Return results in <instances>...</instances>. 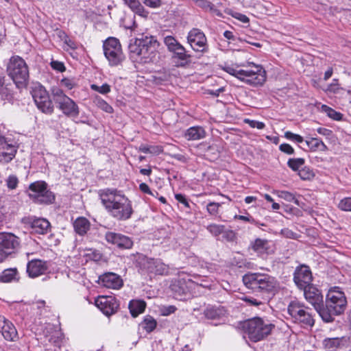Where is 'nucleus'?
<instances>
[{
  "mask_svg": "<svg viewBox=\"0 0 351 351\" xmlns=\"http://www.w3.org/2000/svg\"><path fill=\"white\" fill-rule=\"evenodd\" d=\"M103 206L114 219L125 221L130 219L133 208L131 201L117 189H106L99 193Z\"/></svg>",
  "mask_w": 351,
  "mask_h": 351,
  "instance_id": "f257e3e1",
  "label": "nucleus"
},
{
  "mask_svg": "<svg viewBox=\"0 0 351 351\" xmlns=\"http://www.w3.org/2000/svg\"><path fill=\"white\" fill-rule=\"evenodd\" d=\"M347 300L345 293L338 287L330 289L326 297L325 305L322 303L319 315L325 322H332L335 316L341 315L346 310Z\"/></svg>",
  "mask_w": 351,
  "mask_h": 351,
  "instance_id": "f03ea898",
  "label": "nucleus"
},
{
  "mask_svg": "<svg viewBox=\"0 0 351 351\" xmlns=\"http://www.w3.org/2000/svg\"><path fill=\"white\" fill-rule=\"evenodd\" d=\"M159 43L153 36L142 35L129 45V50L141 58L145 62H153L158 55Z\"/></svg>",
  "mask_w": 351,
  "mask_h": 351,
  "instance_id": "7ed1b4c3",
  "label": "nucleus"
},
{
  "mask_svg": "<svg viewBox=\"0 0 351 351\" xmlns=\"http://www.w3.org/2000/svg\"><path fill=\"white\" fill-rule=\"evenodd\" d=\"M242 327L248 338L257 342L269 335L275 326L267 319L256 317L244 322Z\"/></svg>",
  "mask_w": 351,
  "mask_h": 351,
  "instance_id": "20e7f679",
  "label": "nucleus"
},
{
  "mask_svg": "<svg viewBox=\"0 0 351 351\" xmlns=\"http://www.w3.org/2000/svg\"><path fill=\"white\" fill-rule=\"evenodd\" d=\"M245 286L255 291L269 293L276 289V278L265 273H251L245 274L242 278Z\"/></svg>",
  "mask_w": 351,
  "mask_h": 351,
  "instance_id": "39448f33",
  "label": "nucleus"
},
{
  "mask_svg": "<svg viewBox=\"0 0 351 351\" xmlns=\"http://www.w3.org/2000/svg\"><path fill=\"white\" fill-rule=\"evenodd\" d=\"M7 72L18 88L26 86L29 80V69L21 57L14 56L10 58L7 66Z\"/></svg>",
  "mask_w": 351,
  "mask_h": 351,
  "instance_id": "423d86ee",
  "label": "nucleus"
},
{
  "mask_svg": "<svg viewBox=\"0 0 351 351\" xmlns=\"http://www.w3.org/2000/svg\"><path fill=\"white\" fill-rule=\"evenodd\" d=\"M288 313L295 323L302 327L313 326L315 323L312 311L304 304L292 301L287 308Z\"/></svg>",
  "mask_w": 351,
  "mask_h": 351,
  "instance_id": "0eeeda50",
  "label": "nucleus"
},
{
  "mask_svg": "<svg viewBox=\"0 0 351 351\" xmlns=\"http://www.w3.org/2000/svg\"><path fill=\"white\" fill-rule=\"evenodd\" d=\"M244 69H240V80L247 84L257 86H261L266 80V72L259 64L247 62L243 65Z\"/></svg>",
  "mask_w": 351,
  "mask_h": 351,
  "instance_id": "6e6552de",
  "label": "nucleus"
},
{
  "mask_svg": "<svg viewBox=\"0 0 351 351\" xmlns=\"http://www.w3.org/2000/svg\"><path fill=\"white\" fill-rule=\"evenodd\" d=\"M47 187L48 185L45 181L39 180L32 182L29 186V190L32 192L29 194V198L38 204H53L56 196Z\"/></svg>",
  "mask_w": 351,
  "mask_h": 351,
  "instance_id": "1a4fd4ad",
  "label": "nucleus"
},
{
  "mask_svg": "<svg viewBox=\"0 0 351 351\" xmlns=\"http://www.w3.org/2000/svg\"><path fill=\"white\" fill-rule=\"evenodd\" d=\"M104 53L111 66L120 64L125 56L119 40L114 37L107 38L103 44Z\"/></svg>",
  "mask_w": 351,
  "mask_h": 351,
  "instance_id": "9d476101",
  "label": "nucleus"
},
{
  "mask_svg": "<svg viewBox=\"0 0 351 351\" xmlns=\"http://www.w3.org/2000/svg\"><path fill=\"white\" fill-rule=\"evenodd\" d=\"M20 246V239L14 234L0 232V263L16 253Z\"/></svg>",
  "mask_w": 351,
  "mask_h": 351,
  "instance_id": "9b49d317",
  "label": "nucleus"
},
{
  "mask_svg": "<svg viewBox=\"0 0 351 351\" xmlns=\"http://www.w3.org/2000/svg\"><path fill=\"white\" fill-rule=\"evenodd\" d=\"M32 95L37 108L43 112L51 114L53 111V106L49 94L45 88L38 84L35 86L32 90Z\"/></svg>",
  "mask_w": 351,
  "mask_h": 351,
  "instance_id": "f8f14e48",
  "label": "nucleus"
},
{
  "mask_svg": "<svg viewBox=\"0 0 351 351\" xmlns=\"http://www.w3.org/2000/svg\"><path fill=\"white\" fill-rule=\"evenodd\" d=\"M187 43L196 52L206 53L208 50L207 39L204 33L198 28H193L187 35Z\"/></svg>",
  "mask_w": 351,
  "mask_h": 351,
  "instance_id": "ddd939ff",
  "label": "nucleus"
},
{
  "mask_svg": "<svg viewBox=\"0 0 351 351\" xmlns=\"http://www.w3.org/2000/svg\"><path fill=\"white\" fill-rule=\"evenodd\" d=\"M313 275L310 267L306 265L298 266L293 273V282L300 289H306L312 285Z\"/></svg>",
  "mask_w": 351,
  "mask_h": 351,
  "instance_id": "4468645a",
  "label": "nucleus"
},
{
  "mask_svg": "<svg viewBox=\"0 0 351 351\" xmlns=\"http://www.w3.org/2000/svg\"><path fill=\"white\" fill-rule=\"evenodd\" d=\"M141 269L147 274L164 275L168 273L169 267L160 259L144 258L141 262Z\"/></svg>",
  "mask_w": 351,
  "mask_h": 351,
  "instance_id": "2eb2a0df",
  "label": "nucleus"
},
{
  "mask_svg": "<svg viewBox=\"0 0 351 351\" xmlns=\"http://www.w3.org/2000/svg\"><path fill=\"white\" fill-rule=\"evenodd\" d=\"M95 304L107 316L115 313L119 306L115 298L108 295L98 296L95 300Z\"/></svg>",
  "mask_w": 351,
  "mask_h": 351,
  "instance_id": "dca6fc26",
  "label": "nucleus"
},
{
  "mask_svg": "<svg viewBox=\"0 0 351 351\" xmlns=\"http://www.w3.org/2000/svg\"><path fill=\"white\" fill-rule=\"evenodd\" d=\"M302 290L304 291L305 299L314 306L315 309L319 314L323 303V295L321 291L313 285Z\"/></svg>",
  "mask_w": 351,
  "mask_h": 351,
  "instance_id": "f3484780",
  "label": "nucleus"
},
{
  "mask_svg": "<svg viewBox=\"0 0 351 351\" xmlns=\"http://www.w3.org/2000/svg\"><path fill=\"white\" fill-rule=\"evenodd\" d=\"M99 283L106 288L119 289L123 285V280L118 274L112 272H108L99 277Z\"/></svg>",
  "mask_w": 351,
  "mask_h": 351,
  "instance_id": "a211bd4d",
  "label": "nucleus"
},
{
  "mask_svg": "<svg viewBox=\"0 0 351 351\" xmlns=\"http://www.w3.org/2000/svg\"><path fill=\"white\" fill-rule=\"evenodd\" d=\"M106 239L108 243L121 249H130L133 245V241L129 237L118 233L108 232L106 234Z\"/></svg>",
  "mask_w": 351,
  "mask_h": 351,
  "instance_id": "6ab92c4d",
  "label": "nucleus"
},
{
  "mask_svg": "<svg viewBox=\"0 0 351 351\" xmlns=\"http://www.w3.org/2000/svg\"><path fill=\"white\" fill-rule=\"evenodd\" d=\"M27 223L32 232L39 234H47L51 230L49 221L45 218L29 217Z\"/></svg>",
  "mask_w": 351,
  "mask_h": 351,
  "instance_id": "aec40b11",
  "label": "nucleus"
},
{
  "mask_svg": "<svg viewBox=\"0 0 351 351\" xmlns=\"http://www.w3.org/2000/svg\"><path fill=\"white\" fill-rule=\"evenodd\" d=\"M59 109L67 117H77L80 110L77 104L69 97H63L58 104Z\"/></svg>",
  "mask_w": 351,
  "mask_h": 351,
  "instance_id": "412c9836",
  "label": "nucleus"
},
{
  "mask_svg": "<svg viewBox=\"0 0 351 351\" xmlns=\"http://www.w3.org/2000/svg\"><path fill=\"white\" fill-rule=\"evenodd\" d=\"M193 283V281L191 279H189L187 282L183 279H179L171 285V289L174 293L176 298L183 300L189 292L190 285Z\"/></svg>",
  "mask_w": 351,
  "mask_h": 351,
  "instance_id": "4be33fe9",
  "label": "nucleus"
},
{
  "mask_svg": "<svg viewBox=\"0 0 351 351\" xmlns=\"http://www.w3.org/2000/svg\"><path fill=\"white\" fill-rule=\"evenodd\" d=\"M47 269V263L40 259L32 260L27 265V272L31 278H36L43 275Z\"/></svg>",
  "mask_w": 351,
  "mask_h": 351,
  "instance_id": "5701e85b",
  "label": "nucleus"
},
{
  "mask_svg": "<svg viewBox=\"0 0 351 351\" xmlns=\"http://www.w3.org/2000/svg\"><path fill=\"white\" fill-rule=\"evenodd\" d=\"M3 322L1 326L2 335L4 339L10 341H16L19 339L17 330L14 324L4 317H0V322Z\"/></svg>",
  "mask_w": 351,
  "mask_h": 351,
  "instance_id": "b1692460",
  "label": "nucleus"
},
{
  "mask_svg": "<svg viewBox=\"0 0 351 351\" xmlns=\"http://www.w3.org/2000/svg\"><path fill=\"white\" fill-rule=\"evenodd\" d=\"M173 58L176 66L185 67L191 62V56L186 53V49L182 46L180 49L173 52Z\"/></svg>",
  "mask_w": 351,
  "mask_h": 351,
  "instance_id": "393cba45",
  "label": "nucleus"
},
{
  "mask_svg": "<svg viewBox=\"0 0 351 351\" xmlns=\"http://www.w3.org/2000/svg\"><path fill=\"white\" fill-rule=\"evenodd\" d=\"M204 316L208 319H219L226 315V310L221 306H208L204 311Z\"/></svg>",
  "mask_w": 351,
  "mask_h": 351,
  "instance_id": "a878e982",
  "label": "nucleus"
},
{
  "mask_svg": "<svg viewBox=\"0 0 351 351\" xmlns=\"http://www.w3.org/2000/svg\"><path fill=\"white\" fill-rule=\"evenodd\" d=\"M206 132L202 126H193L188 128L184 134V138L188 141H197L204 138Z\"/></svg>",
  "mask_w": 351,
  "mask_h": 351,
  "instance_id": "bb28decb",
  "label": "nucleus"
},
{
  "mask_svg": "<svg viewBox=\"0 0 351 351\" xmlns=\"http://www.w3.org/2000/svg\"><path fill=\"white\" fill-rule=\"evenodd\" d=\"M90 223L89 221L83 217H77L73 222V228L77 234L83 236L87 233L90 229Z\"/></svg>",
  "mask_w": 351,
  "mask_h": 351,
  "instance_id": "cd10ccee",
  "label": "nucleus"
},
{
  "mask_svg": "<svg viewBox=\"0 0 351 351\" xmlns=\"http://www.w3.org/2000/svg\"><path fill=\"white\" fill-rule=\"evenodd\" d=\"M250 246L258 254L269 253V241L267 239L258 238L251 243Z\"/></svg>",
  "mask_w": 351,
  "mask_h": 351,
  "instance_id": "c85d7f7f",
  "label": "nucleus"
},
{
  "mask_svg": "<svg viewBox=\"0 0 351 351\" xmlns=\"http://www.w3.org/2000/svg\"><path fill=\"white\" fill-rule=\"evenodd\" d=\"M146 307V303L143 300H133L129 303V309L132 317H136L142 313Z\"/></svg>",
  "mask_w": 351,
  "mask_h": 351,
  "instance_id": "c756f323",
  "label": "nucleus"
},
{
  "mask_svg": "<svg viewBox=\"0 0 351 351\" xmlns=\"http://www.w3.org/2000/svg\"><path fill=\"white\" fill-rule=\"evenodd\" d=\"M343 338H326L323 341V346L328 351H335L343 345Z\"/></svg>",
  "mask_w": 351,
  "mask_h": 351,
  "instance_id": "7c9ffc66",
  "label": "nucleus"
},
{
  "mask_svg": "<svg viewBox=\"0 0 351 351\" xmlns=\"http://www.w3.org/2000/svg\"><path fill=\"white\" fill-rule=\"evenodd\" d=\"M305 142L311 151L315 152L319 150L321 152H325L328 149L327 146L318 138H309L306 139Z\"/></svg>",
  "mask_w": 351,
  "mask_h": 351,
  "instance_id": "2f4dec72",
  "label": "nucleus"
},
{
  "mask_svg": "<svg viewBox=\"0 0 351 351\" xmlns=\"http://www.w3.org/2000/svg\"><path fill=\"white\" fill-rule=\"evenodd\" d=\"M125 3L130 8V9L136 14L146 16L147 12L145 10L143 6L138 0H123Z\"/></svg>",
  "mask_w": 351,
  "mask_h": 351,
  "instance_id": "473e14b6",
  "label": "nucleus"
},
{
  "mask_svg": "<svg viewBox=\"0 0 351 351\" xmlns=\"http://www.w3.org/2000/svg\"><path fill=\"white\" fill-rule=\"evenodd\" d=\"M192 1H194L197 4V5L199 6V8H201L204 10H209L210 12H211L212 13H213L217 16H221V13L220 12V11L218 9H217L215 8V6L210 1H208L207 0H192Z\"/></svg>",
  "mask_w": 351,
  "mask_h": 351,
  "instance_id": "72a5a7b5",
  "label": "nucleus"
},
{
  "mask_svg": "<svg viewBox=\"0 0 351 351\" xmlns=\"http://www.w3.org/2000/svg\"><path fill=\"white\" fill-rule=\"evenodd\" d=\"M164 43L167 46L168 50L171 52L177 51L182 46L175 37L172 36H167L164 38Z\"/></svg>",
  "mask_w": 351,
  "mask_h": 351,
  "instance_id": "f704fd0d",
  "label": "nucleus"
},
{
  "mask_svg": "<svg viewBox=\"0 0 351 351\" xmlns=\"http://www.w3.org/2000/svg\"><path fill=\"white\" fill-rule=\"evenodd\" d=\"M275 193L278 195V197L283 199L289 202H293L296 205L299 206V201L295 197V194L287 191H275Z\"/></svg>",
  "mask_w": 351,
  "mask_h": 351,
  "instance_id": "c9c22d12",
  "label": "nucleus"
},
{
  "mask_svg": "<svg viewBox=\"0 0 351 351\" xmlns=\"http://www.w3.org/2000/svg\"><path fill=\"white\" fill-rule=\"evenodd\" d=\"M156 321L151 316L147 315L141 322V326L147 332H152L156 327Z\"/></svg>",
  "mask_w": 351,
  "mask_h": 351,
  "instance_id": "e433bc0d",
  "label": "nucleus"
},
{
  "mask_svg": "<svg viewBox=\"0 0 351 351\" xmlns=\"http://www.w3.org/2000/svg\"><path fill=\"white\" fill-rule=\"evenodd\" d=\"M322 110L324 112L328 117L335 121H341L343 118V114L326 105L322 106Z\"/></svg>",
  "mask_w": 351,
  "mask_h": 351,
  "instance_id": "4c0bfd02",
  "label": "nucleus"
},
{
  "mask_svg": "<svg viewBox=\"0 0 351 351\" xmlns=\"http://www.w3.org/2000/svg\"><path fill=\"white\" fill-rule=\"evenodd\" d=\"M16 274V269H5L0 276V280L3 282H10L15 278Z\"/></svg>",
  "mask_w": 351,
  "mask_h": 351,
  "instance_id": "58836bf2",
  "label": "nucleus"
},
{
  "mask_svg": "<svg viewBox=\"0 0 351 351\" xmlns=\"http://www.w3.org/2000/svg\"><path fill=\"white\" fill-rule=\"evenodd\" d=\"M225 226L217 223H210L206 226V230L215 237L224 232Z\"/></svg>",
  "mask_w": 351,
  "mask_h": 351,
  "instance_id": "ea45409f",
  "label": "nucleus"
},
{
  "mask_svg": "<svg viewBox=\"0 0 351 351\" xmlns=\"http://www.w3.org/2000/svg\"><path fill=\"white\" fill-rule=\"evenodd\" d=\"M304 159L302 158H290L287 162V165L294 171H298L304 165Z\"/></svg>",
  "mask_w": 351,
  "mask_h": 351,
  "instance_id": "a19ab883",
  "label": "nucleus"
},
{
  "mask_svg": "<svg viewBox=\"0 0 351 351\" xmlns=\"http://www.w3.org/2000/svg\"><path fill=\"white\" fill-rule=\"evenodd\" d=\"M138 150L145 154L149 153L156 155H158L162 152V148L159 146H149L146 145H141L139 147Z\"/></svg>",
  "mask_w": 351,
  "mask_h": 351,
  "instance_id": "79ce46f5",
  "label": "nucleus"
},
{
  "mask_svg": "<svg viewBox=\"0 0 351 351\" xmlns=\"http://www.w3.org/2000/svg\"><path fill=\"white\" fill-rule=\"evenodd\" d=\"M95 105L102 110L108 113H112L113 112L112 107L109 105L105 100L100 97H96L94 100Z\"/></svg>",
  "mask_w": 351,
  "mask_h": 351,
  "instance_id": "37998d69",
  "label": "nucleus"
},
{
  "mask_svg": "<svg viewBox=\"0 0 351 351\" xmlns=\"http://www.w3.org/2000/svg\"><path fill=\"white\" fill-rule=\"evenodd\" d=\"M232 265L239 267H250V263L247 262L246 259H245L240 254L238 253V256H234L233 258Z\"/></svg>",
  "mask_w": 351,
  "mask_h": 351,
  "instance_id": "c03bdc74",
  "label": "nucleus"
},
{
  "mask_svg": "<svg viewBox=\"0 0 351 351\" xmlns=\"http://www.w3.org/2000/svg\"><path fill=\"white\" fill-rule=\"evenodd\" d=\"M298 176L302 180H307L312 179L315 176V174L310 168L304 167H302L298 171Z\"/></svg>",
  "mask_w": 351,
  "mask_h": 351,
  "instance_id": "a18cd8bd",
  "label": "nucleus"
},
{
  "mask_svg": "<svg viewBox=\"0 0 351 351\" xmlns=\"http://www.w3.org/2000/svg\"><path fill=\"white\" fill-rule=\"evenodd\" d=\"M14 152H2L0 153V163L8 164L16 156Z\"/></svg>",
  "mask_w": 351,
  "mask_h": 351,
  "instance_id": "49530a36",
  "label": "nucleus"
},
{
  "mask_svg": "<svg viewBox=\"0 0 351 351\" xmlns=\"http://www.w3.org/2000/svg\"><path fill=\"white\" fill-rule=\"evenodd\" d=\"M1 148L6 150L5 152H14V153H17L19 146L16 141L8 138L6 143H4V145H1Z\"/></svg>",
  "mask_w": 351,
  "mask_h": 351,
  "instance_id": "de8ad7c7",
  "label": "nucleus"
},
{
  "mask_svg": "<svg viewBox=\"0 0 351 351\" xmlns=\"http://www.w3.org/2000/svg\"><path fill=\"white\" fill-rule=\"evenodd\" d=\"M221 205L220 203L210 202L206 206L207 212L211 215L216 216L219 213Z\"/></svg>",
  "mask_w": 351,
  "mask_h": 351,
  "instance_id": "09e8293b",
  "label": "nucleus"
},
{
  "mask_svg": "<svg viewBox=\"0 0 351 351\" xmlns=\"http://www.w3.org/2000/svg\"><path fill=\"white\" fill-rule=\"evenodd\" d=\"M338 206L343 211L351 212V197H345L341 199L339 202Z\"/></svg>",
  "mask_w": 351,
  "mask_h": 351,
  "instance_id": "8fccbe9b",
  "label": "nucleus"
},
{
  "mask_svg": "<svg viewBox=\"0 0 351 351\" xmlns=\"http://www.w3.org/2000/svg\"><path fill=\"white\" fill-rule=\"evenodd\" d=\"M19 184L18 178L14 175H10L6 179V184L8 189H15Z\"/></svg>",
  "mask_w": 351,
  "mask_h": 351,
  "instance_id": "3c124183",
  "label": "nucleus"
},
{
  "mask_svg": "<svg viewBox=\"0 0 351 351\" xmlns=\"http://www.w3.org/2000/svg\"><path fill=\"white\" fill-rule=\"evenodd\" d=\"M90 87L93 90L101 94H106L110 91V86L108 84H104L101 86L92 84Z\"/></svg>",
  "mask_w": 351,
  "mask_h": 351,
  "instance_id": "603ef678",
  "label": "nucleus"
},
{
  "mask_svg": "<svg viewBox=\"0 0 351 351\" xmlns=\"http://www.w3.org/2000/svg\"><path fill=\"white\" fill-rule=\"evenodd\" d=\"M285 137L290 141H295L297 143H302L304 141L302 136L289 131H287L285 133Z\"/></svg>",
  "mask_w": 351,
  "mask_h": 351,
  "instance_id": "864d4df0",
  "label": "nucleus"
},
{
  "mask_svg": "<svg viewBox=\"0 0 351 351\" xmlns=\"http://www.w3.org/2000/svg\"><path fill=\"white\" fill-rule=\"evenodd\" d=\"M244 122L245 123H247L252 128H257L258 130H262L265 127V125L263 122H261L256 120L245 119L244 120Z\"/></svg>",
  "mask_w": 351,
  "mask_h": 351,
  "instance_id": "5fc2aeb1",
  "label": "nucleus"
},
{
  "mask_svg": "<svg viewBox=\"0 0 351 351\" xmlns=\"http://www.w3.org/2000/svg\"><path fill=\"white\" fill-rule=\"evenodd\" d=\"M64 36L62 37V40H64V44H66L70 49H76L77 48V43L71 40L64 32H60Z\"/></svg>",
  "mask_w": 351,
  "mask_h": 351,
  "instance_id": "6e6d98bb",
  "label": "nucleus"
},
{
  "mask_svg": "<svg viewBox=\"0 0 351 351\" xmlns=\"http://www.w3.org/2000/svg\"><path fill=\"white\" fill-rule=\"evenodd\" d=\"M340 90L339 85L338 84V80L334 79L332 80V82L328 86V88L326 89L327 91L330 93H339V90Z\"/></svg>",
  "mask_w": 351,
  "mask_h": 351,
  "instance_id": "4d7b16f0",
  "label": "nucleus"
},
{
  "mask_svg": "<svg viewBox=\"0 0 351 351\" xmlns=\"http://www.w3.org/2000/svg\"><path fill=\"white\" fill-rule=\"evenodd\" d=\"M54 101L58 104L60 101H62L63 97H68L66 95L61 89L57 88L53 90Z\"/></svg>",
  "mask_w": 351,
  "mask_h": 351,
  "instance_id": "13d9d810",
  "label": "nucleus"
},
{
  "mask_svg": "<svg viewBox=\"0 0 351 351\" xmlns=\"http://www.w3.org/2000/svg\"><path fill=\"white\" fill-rule=\"evenodd\" d=\"M176 199L180 204H182L184 208H189V202L185 195L179 193L175 195Z\"/></svg>",
  "mask_w": 351,
  "mask_h": 351,
  "instance_id": "bf43d9fd",
  "label": "nucleus"
},
{
  "mask_svg": "<svg viewBox=\"0 0 351 351\" xmlns=\"http://www.w3.org/2000/svg\"><path fill=\"white\" fill-rule=\"evenodd\" d=\"M223 70L228 73L236 77L239 80L240 79V69L238 70L231 66H226L223 67Z\"/></svg>",
  "mask_w": 351,
  "mask_h": 351,
  "instance_id": "052dcab7",
  "label": "nucleus"
},
{
  "mask_svg": "<svg viewBox=\"0 0 351 351\" xmlns=\"http://www.w3.org/2000/svg\"><path fill=\"white\" fill-rule=\"evenodd\" d=\"M60 84L62 86L66 88L69 90H71L75 85L73 80L69 78H63L60 81Z\"/></svg>",
  "mask_w": 351,
  "mask_h": 351,
  "instance_id": "680f3d73",
  "label": "nucleus"
},
{
  "mask_svg": "<svg viewBox=\"0 0 351 351\" xmlns=\"http://www.w3.org/2000/svg\"><path fill=\"white\" fill-rule=\"evenodd\" d=\"M51 66L53 69L56 70L60 72H62L65 71V66L62 62L53 60L51 62Z\"/></svg>",
  "mask_w": 351,
  "mask_h": 351,
  "instance_id": "e2e57ef3",
  "label": "nucleus"
},
{
  "mask_svg": "<svg viewBox=\"0 0 351 351\" xmlns=\"http://www.w3.org/2000/svg\"><path fill=\"white\" fill-rule=\"evenodd\" d=\"M145 5L152 8H156L160 6L161 0H141Z\"/></svg>",
  "mask_w": 351,
  "mask_h": 351,
  "instance_id": "0e129e2a",
  "label": "nucleus"
},
{
  "mask_svg": "<svg viewBox=\"0 0 351 351\" xmlns=\"http://www.w3.org/2000/svg\"><path fill=\"white\" fill-rule=\"evenodd\" d=\"M279 149L281 152L287 154H293L294 149L293 148L287 143H282L280 145Z\"/></svg>",
  "mask_w": 351,
  "mask_h": 351,
  "instance_id": "69168bd1",
  "label": "nucleus"
},
{
  "mask_svg": "<svg viewBox=\"0 0 351 351\" xmlns=\"http://www.w3.org/2000/svg\"><path fill=\"white\" fill-rule=\"evenodd\" d=\"M231 15H232V17L239 20L240 21H241L243 23H247L249 22L248 17L247 16H245V14H243L241 13L236 12H235L232 13Z\"/></svg>",
  "mask_w": 351,
  "mask_h": 351,
  "instance_id": "338daca9",
  "label": "nucleus"
},
{
  "mask_svg": "<svg viewBox=\"0 0 351 351\" xmlns=\"http://www.w3.org/2000/svg\"><path fill=\"white\" fill-rule=\"evenodd\" d=\"M244 301L254 306H258L262 304V302L252 297H245L243 299Z\"/></svg>",
  "mask_w": 351,
  "mask_h": 351,
  "instance_id": "774afa93",
  "label": "nucleus"
}]
</instances>
